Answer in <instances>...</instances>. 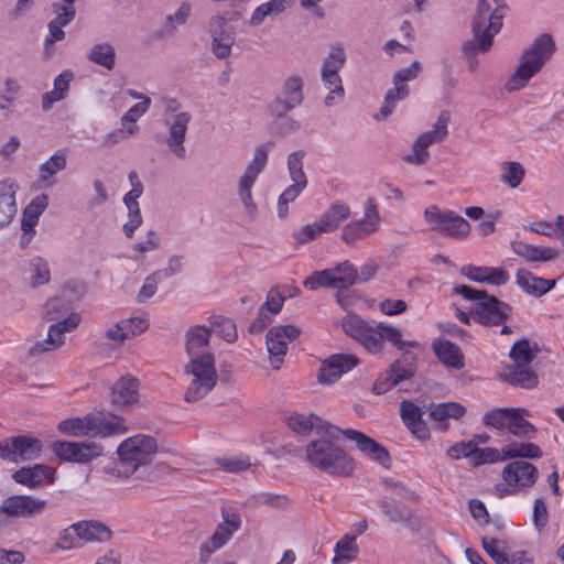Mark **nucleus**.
<instances>
[{"instance_id": "nucleus-19", "label": "nucleus", "mask_w": 564, "mask_h": 564, "mask_svg": "<svg viewBox=\"0 0 564 564\" xmlns=\"http://www.w3.org/2000/svg\"><path fill=\"white\" fill-rule=\"evenodd\" d=\"M210 51L219 59L228 58L236 41L235 28L225 13L214 14L208 22Z\"/></svg>"}, {"instance_id": "nucleus-49", "label": "nucleus", "mask_w": 564, "mask_h": 564, "mask_svg": "<svg viewBox=\"0 0 564 564\" xmlns=\"http://www.w3.org/2000/svg\"><path fill=\"white\" fill-rule=\"evenodd\" d=\"M161 246V237L159 232L154 229H150L147 231L143 238L138 240L131 246V252L130 256L133 260H141L143 257L148 253L156 251Z\"/></svg>"}, {"instance_id": "nucleus-45", "label": "nucleus", "mask_w": 564, "mask_h": 564, "mask_svg": "<svg viewBox=\"0 0 564 564\" xmlns=\"http://www.w3.org/2000/svg\"><path fill=\"white\" fill-rule=\"evenodd\" d=\"M359 546L355 536L345 533L334 545L332 564H344L354 562L359 555Z\"/></svg>"}, {"instance_id": "nucleus-51", "label": "nucleus", "mask_w": 564, "mask_h": 564, "mask_svg": "<svg viewBox=\"0 0 564 564\" xmlns=\"http://www.w3.org/2000/svg\"><path fill=\"white\" fill-rule=\"evenodd\" d=\"M329 270L333 273L334 289H347L358 282L357 271L348 261L329 268Z\"/></svg>"}, {"instance_id": "nucleus-38", "label": "nucleus", "mask_w": 564, "mask_h": 564, "mask_svg": "<svg viewBox=\"0 0 564 564\" xmlns=\"http://www.w3.org/2000/svg\"><path fill=\"white\" fill-rule=\"evenodd\" d=\"M295 3V0H269L256 7L249 18V25L260 26L265 19L285 12Z\"/></svg>"}, {"instance_id": "nucleus-9", "label": "nucleus", "mask_w": 564, "mask_h": 564, "mask_svg": "<svg viewBox=\"0 0 564 564\" xmlns=\"http://www.w3.org/2000/svg\"><path fill=\"white\" fill-rule=\"evenodd\" d=\"M539 478L538 468L527 460H512L501 470V482L495 485L498 498L517 496L531 489Z\"/></svg>"}, {"instance_id": "nucleus-53", "label": "nucleus", "mask_w": 564, "mask_h": 564, "mask_svg": "<svg viewBox=\"0 0 564 564\" xmlns=\"http://www.w3.org/2000/svg\"><path fill=\"white\" fill-rule=\"evenodd\" d=\"M192 3L188 0L182 1L175 11L166 15L164 21V31L174 33L180 26L187 23L192 14Z\"/></svg>"}, {"instance_id": "nucleus-34", "label": "nucleus", "mask_w": 564, "mask_h": 564, "mask_svg": "<svg viewBox=\"0 0 564 564\" xmlns=\"http://www.w3.org/2000/svg\"><path fill=\"white\" fill-rule=\"evenodd\" d=\"M516 284L527 294L542 296L555 288V280H547L533 274L527 269H519L516 272Z\"/></svg>"}, {"instance_id": "nucleus-20", "label": "nucleus", "mask_w": 564, "mask_h": 564, "mask_svg": "<svg viewBox=\"0 0 564 564\" xmlns=\"http://www.w3.org/2000/svg\"><path fill=\"white\" fill-rule=\"evenodd\" d=\"M80 315L76 312H70L67 316L48 327L47 336L45 339L36 341L30 347L29 352L32 356H37L42 352L53 351L64 345L65 334L75 330L80 323Z\"/></svg>"}, {"instance_id": "nucleus-47", "label": "nucleus", "mask_w": 564, "mask_h": 564, "mask_svg": "<svg viewBox=\"0 0 564 564\" xmlns=\"http://www.w3.org/2000/svg\"><path fill=\"white\" fill-rule=\"evenodd\" d=\"M57 430L68 436H91L90 413L83 417H70L58 423Z\"/></svg>"}, {"instance_id": "nucleus-58", "label": "nucleus", "mask_w": 564, "mask_h": 564, "mask_svg": "<svg viewBox=\"0 0 564 564\" xmlns=\"http://www.w3.org/2000/svg\"><path fill=\"white\" fill-rule=\"evenodd\" d=\"M509 355L518 367H528L535 357V352L527 339L514 343Z\"/></svg>"}, {"instance_id": "nucleus-37", "label": "nucleus", "mask_w": 564, "mask_h": 564, "mask_svg": "<svg viewBox=\"0 0 564 564\" xmlns=\"http://www.w3.org/2000/svg\"><path fill=\"white\" fill-rule=\"evenodd\" d=\"M76 535L84 542H107L111 539V530L99 521H78L73 523Z\"/></svg>"}, {"instance_id": "nucleus-31", "label": "nucleus", "mask_w": 564, "mask_h": 564, "mask_svg": "<svg viewBox=\"0 0 564 564\" xmlns=\"http://www.w3.org/2000/svg\"><path fill=\"white\" fill-rule=\"evenodd\" d=\"M111 403L116 406H131L139 401V381L131 376L118 379L111 389Z\"/></svg>"}, {"instance_id": "nucleus-52", "label": "nucleus", "mask_w": 564, "mask_h": 564, "mask_svg": "<svg viewBox=\"0 0 564 564\" xmlns=\"http://www.w3.org/2000/svg\"><path fill=\"white\" fill-rule=\"evenodd\" d=\"M88 59L95 64L111 70L116 63V52L109 43L95 44L88 55Z\"/></svg>"}, {"instance_id": "nucleus-22", "label": "nucleus", "mask_w": 564, "mask_h": 564, "mask_svg": "<svg viewBox=\"0 0 564 564\" xmlns=\"http://www.w3.org/2000/svg\"><path fill=\"white\" fill-rule=\"evenodd\" d=\"M53 453L65 462L90 463L104 455V447L95 442L57 441L52 445Z\"/></svg>"}, {"instance_id": "nucleus-17", "label": "nucleus", "mask_w": 564, "mask_h": 564, "mask_svg": "<svg viewBox=\"0 0 564 564\" xmlns=\"http://www.w3.org/2000/svg\"><path fill=\"white\" fill-rule=\"evenodd\" d=\"M301 335L295 325H275L265 335V346L273 369H280L288 354L289 345Z\"/></svg>"}, {"instance_id": "nucleus-2", "label": "nucleus", "mask_w": 564, "mask_h": 564, "mask_svg": "<svg viewBox=\"0 0 564 564\" xmlns=\"http://www.w3.org/2000/svg\"><path fill=\"white\" fill-rule=\"evenodd\" d=\"M341 326L349 337L371 354H380L384 348V341H389L399 350L417 346L415 340L404 339L399 327L386 322L369 323L358 315H348L343 319Z\"/></svg>"}, {"instance_id": "nucleus-14", "label": "nucleus", "mask_w": 564, "mask_h": 564, "mask_svg": "<svg viewBox=\"0 0 564 564\" xmlns=\"http://www.w3.org/2000/svg\"><path fill=\"white\" fill-rule=\"evenodd\" d=\"M303 151H294L288 155L286 166L292 184L278 197L276 215L281 220L289 216V204L293 203L307 186V177L303 171Z\"/></svg>"}, {"instance_id": "nucleus-3", "label": "nucleus", "mask_w": 564, "mask_h": 564, "mask_svg": "<svg viewBox=\"0 0 564 564\" xmlns=\"http://www.w3.org/2000/svg\"><path fill=\"white\" fill-rule=\"evenodd\" d=\"M555 51V43L550 34H541L525 48L520 63L513 74L506 82L508 91H517L524 88L530 79L535 76L551 58Z\"/></svg>"}, {"instance_id": "nucleus-7", "label": "nucleus", "mask_w": 564, "mask_h": 564, "mask_svg": "<svg viewBox=\"0 0 564 564\" xmlns=\"http://www.w3.org/2000/svg\"><path fill=\"white\" fill-rule=\"evenodd\" d=\"M350 216L351 208L347 203L333 202L316 220L294 231L293 239L297 245H305L324 234L336 231Z\"/></svg>"}, {"instance_id": "nucleus-4", "label": "nucleus", "mask_w": 564, "mask_h": 564, "mask_svg": "<svg viewBox=\"0 0 564 564\" xmlns=\"http://www.w3.org/2000/svg\"><path fill=\"white\" fill-rule=\"evenodd\" d=\"M271 149V142L257 145L253 150L252 159L248 162L236 181L235 189L237 197L240 200L245 213L252 218L256 217L258 213V205L253 198L252 189L260 174L268 165Z\"/></svg>"}, {"instance_id": "nucleus-62", "label": "nucleus", "mask_w": 564, "mask_h": 564, "mask_svg": "<svg viewBox=\"0 0 564 564\" xmlns=\"http://www.w3.org/2000/svg\"><path fill=\"white\" fill-rule=\"evenodd\" d=\"M212 326L227 343H234L238 337L236 325L230 318L214 316L212 318Z\"/></svg>"}, {"instance_id": "nucleus-59", "label": "nucleus", "mask_w": 564, "mask_h": 564, "mask_svg": "<svg viewBox=\"0 0 564 564\" xmlns=\"http://www.w3.org/2000/svg\"><path fill=\"white\" fill-rule=\"evenodd\" d=\"M216 464L228 473H240L251 466L250 457L242 454L219 457L216 459Z\"/></svg>"}, {"instance_id": "nucleus-29", "label": "nucleus", "mask_w": 564, "mask_h": 564, "mask_svg": "<svg viewBox=\"0 0 564 564\" xmlns=\"http://www.w3.org/2000/svg\"><path fill=\"white\" fill-rule=\"evenodd\" d=\"M185 352L188 359L215 356L210 348V329L203 325L189 327L185 333Z\"/></svg>"}, {"instance_id": "nucleus-56", "label": "nucleus", "mask_w": 564, "mask_h": 564, "mask_svg": "<svg viewBox=\"0 0 564 564\" xmlns=\"http://www.w3.org/2000/svg\"><path fill=\"white\" fill-rule=\"evenodd\" d=\"M21 90L19 80L14 77H7L3 82V88L0 91V109L10 111Z\"/></svg>"}, {"instance_id": "nucleus-50", "label": "nucleus", "mask_w": 564, "mask_h": 564, "mask_svg": "<svg viewBox=\"0 0 564 564\" xmlns=\"http://www.w3.org/2000/svg\"><path fill=\"white\" fill-rule=\"evenodd\" d=\"M470 224L460 215L452 212L441 235L454 239H466L470 235Z\"/></svg>"}, {"instance_id": "nucleus-15", "label": "nucleus", "mask_w": 564, "mask_h": 564, "mask_svg": "<svg viewBox=\"0 0 564 564\" xmlns=\"http://www.w3.org/2000/svg\"><path fill=\"white\" fill-rule=\"evenodd\" d=\"M451 116L447 111H442L434 122L431 130L421 133L412 147V153L406 155L404 160L408 163L414 165H423L430 159V153L427 149L441 141H443L447 133V126L449 122Z\"/></svg>"}, {"instance_id": "nucleus-1", "label": "nucleus", "mask_w": 564, "mask_h": 564, "mask_svg": "<svg viewBox=\"0 0 564 564\" xmlns=\"http://www.w3.org/2000/svg\"><path fill=\"white\" fill-rule=\"evenodd\" d=\"M340 435L354 442L361 454L375 462L386 464L390 458L388 451L365 433L354 429L338 427L335 435L319 433L318 437L306 444L305 462L332 476H350L356 468V462L344 448L335 444Z\"/></svg>"}, {"instance_id": "nucleus-16", "label": "nucleus", "mask_w": 564, "mask_h": 564, "mask_svg": "<svg viewBox=\"0 0 564 564\" xmlns=\"http://www.w3.org/2000/svg\"><path fill=\"white\" fill-rule=\"evenodd\" d=\"M241 522L239 513L223 509L221 522L216 527L212 536L199 547L200 561H207L213 553L224 547L240 529Z\"/></svg>"}, {"instance_id": "nucleus-27", "label": "nucleus", "mask_w": 564, "mask_h": 564, "mask_svg": "<svg viewBox=\"0 0 564 564\" xmlns=\"http://www.w3.org/2000/svg\"><path fill=\"white\" fill-rule=\"evenodd\" d=\"M303 79L291 76L285 79L283 88L276 100L271 105L274 115L281 116L301 105L303 100Z\"/></svg>"}, {"instance_id": "nucleus-55", "label": "nucleus", "mask_w": 564, "mask_h": 564, "mask_svg": "<svg viewBox=\"0 0 564 564\" xmlns=\"http://www.w3.org/2000/svg\"><path fill=\"white\" fill-rule=\"evenodd\" d=\"M411 372L408 369L400 367V365L395 364L391 367L388 377L383 379H378L375 383L373 390L376 393H384L390 388L397 386L401 381L410 378Z\"/></svg>"}, {"instance_id": "nucleus-40", "label": "nucleus", "mask_w": 564, "mask_h": 564, "mask_svg": "<svg viewBox=\"0 0 564 564\" xmlns=\"http://www.w3.org/2000/svg\"><path fill=\"white\" fill-rule=\"evenodd\" d=\"M466 409L457 402H445L433 404L430 409V417L438 424V429H448V419L459 420L464 416Z\"/></svg>"}, {"instance_id": "nucleus-5", "label": "nucleus", "mask_w": 564, "mask_h": 564, "mask_svg": "<svg viewBox=\"0 0 564 564\" xmlns=\"http://www.w3.org/2000/svg\"><path fill=\"white\" fill-rule=\"evenodd\" d=\"M502 14L495 13L486 2H477L471 21L473 40L464 44V52L479 50L480 53H487L502 28Z\"/></svg>"}, {"instance_id": "nucleus-23", "label": "nucleus", "mask_w": 564, "mask_h": 564, "mask_svg": "<svg viewBox=\"0 0 564 564\" xmlns=\"http://www.w3.org/2000/svg\"><path fill=\"white\" fill-rule=\"evenodd\" d=\"M47 501L28 495L6 498L0 505V513L13 518H33L44 512Z\"/></svg>"}, {"instance_id": "nucleus-61", "label": "nucleus", "mask_w": 564, "mask_h": 564, "mask_svg": "<svg viewBox=\"0 0 564 564\" xmlns=\"http://www.w3.org/2000/svg\"><path fill=\"white\" fill-rule=\"evenodd\" d=\"M121 324L126 330V336H128L129 339L144 333L150 325L149 318L144 313L121 319Z\"/></svg>"}, {"instance_id": "nucleus-64", "label": "nucleus", "mask_w": 564, "mask_h": 564, "mask_svg": "<svg viewBox=\"0 0 564 564\" xmlns=\"http://www.w3.org/2000/svg\"><path fill=\"white\" fill-rule=\"evenodd\" d=\"M85 293V285L78 280H68L61 286L59 295L70 305L78 302Z\"/></svg>"}, {"instance_id": "nucleus-18", "label": "nucleus", "mask_w": 564, "mask_h": 564, "mask_svg": "<svg viewBox=\"0 0 564 564\" xmlns=\"http://www.w3.org/2000/svg\"><path fill=\"white\" fill-rule=\"evenodd\" d=\"M42 449V442L28 435L13 436L0 442V457L15 464L39 458Z\"/></svg>"}, {"instance_id": "nucleus-26", "label": "nucleus", "mask_w": 564, "mask_h": 564, "mask_svg": "<svg viewBox=\"0 0 564 564\" xmlns=\"http://www.w3.org/2000/svg\"><path fill=\"white\" fill-rule=\"evenodd\" d=\"M20 185L17 180L6 177L0 180V229L7 228L18 214L17 194Z\"/></svg>"}, {"instance_id": "nucleus-33", "label": "nucleus", "mask_w": 564, "mask_h": 564, "mask_svg": "<svg viewBox=\"0 0 564 564\" xmlns=\"http://www.w3.org/2000/svg\"><path fill=\"white\" fill-rule=\"evenodd\" d=\"M91 436H118L128 431L122 417L106 415L104 413H90Z\"/></svg>"}, {"instance_id": "nucleus-32", "label": "nucleus", "mask_w": 564, "mask_h": 564, "mask_svg": "<svg viewBox=\"0 0 564 564\" xmlns=\"http://www.w3.org/2000/svg\"><path fill=\"white\" fill-rule=\"evenodd\" d=\"M460 273L474 282L496 286L503 285L509 281V273L503 268L467 264L462 267Z\"/></svg>"}, {"instance_id": "nucleus-35", "label": "nucleus", "mask_w": 564, "mask_h": 564, "mask_svg": "<svg viewBox=\"0 0 564 564\" xmlns=\"http://www.w3.org/2000/svg\"><path fill=\"white\" fill-rule=\"evenodd\" d=\"M48 206V196L46 194H40L32 198V200L26 205L22 213L21 219V229H22V238L28 241L32 238L34 234V228L39 223L40 216Z\"/></svg>"}, {"instance_id": "nucleus-25", "label": "nucleus", "mask_w": 564, "mask_h": 564, "mask_svg": "<svg viewBox=\"0 0 564 564\" xmlns=\"http://www.w3.org/2000/svg\"><path fill=\"white\" fill-rule=\"evenodd\" d=\"M285 422L290 430L302 435H306L313 430H315L317 435L319 433L335 435L338 432V426L313 413L305 414L294 412L286 417Z\"/></svg>"}, {"instance_id": "nucleus-44", "label": "nucleus", "mask_w": 564, "mask_h": 564, "mask_svg": "<svg viewBox=\"0 0 564 564\" xmlns=\"http://www.w3.org/2000/svg\"><path fill=\"white\" fill-rule=\"evenodd\" d=\"M67 154V149H59L51 155L48 160L40 165L39 180L41 183L46 185H51L53 183L52 178L54 175L66 167Z\"/></svg>"}, {"instance_id": "nucleus-28", "label": "nucleus", "mask_w": 564, "mask_h": 564, "mask_svg": "<svg viewBox=\"0 0 564 564\" xmlns=\"http://www.w3.org/2000/svg\"><path fill=\"white\" fill-rule=\"evenodd\" d=\"M12 479L28 488H40L52 485L55 479V469L47 465L36 464L22 467L13 473Z\"/></svg>"}, {"instance_id": "nucleus-48", "label": "nucleus", "mask_w": 564, "mask_h": 564, "mask_svg": "<svg viewBox=\"0 0 564 564\" xmlns=\"http://www.w3.org/2000/svg\"><path fill=\"white\" fill-rule=\"evenodd\" d=\"M525 176L524 166L518 161H507L500 165V182L508 187L518 188Z\"/></svg>"}, {"instance_id": "nucleus-46", "label": "nucleus", "mask_w": 564, "mask_h": 564, "mask_svg": "<svg viewBox=\"0 0 564 564\" xmlns=\"http://www.w3.org/2000/svg\"><path fill=\"white\" fill-rule=\"evenodd\" d=\"M529 415L523 408H512L508 431L517 437L532 438L536 432L535 426L525 420Z\"/></svg>"}, {"instance_id": "nucleus-10", "label": "nucleus", "mask_w": 564, "mask_h": 564, "mask_svg": "<svg viewBox=\"0 0 564 564\" xmlns=\"http://www.w3.org/2000/svg\"><path fill=\"white\" fill-rule=\"evenodd\" d=\"M455 292L463 297L474 301V317L485 325H498L505 322L510 314V306L486 292L466 285L455 288Z\"/></svg>"}, {"instance_id": "nucleus-13", "label": "nucleus", "mask_w": 564, "mask_h": 564, "mask_svg": "<svg viewBox=\"0 0 564 564\" xmlns=\"http://www.w3.org/2000/svg\"><path fill=\"white\" fill-rule=\"evenodd\" d=\"M381 216L375 197H368L362 205V217L345 224L340 231L341 240L349 246L362 240L380 229Z\"/></svg>"}, {"instance_id": "nucleus-57", "label": "nucleus", "mask_w": 564, "mask_h": 564, "mask_svg": "<svg viewBox=\"0 0 564 564\" xmlns=\"http://www.w3.org/2000/svg\"><path fill=\"white\" fill-rule=\"evenodd\" d=\"M70 304L66 302L59 294L50 297L43 305V317L47 321H58L70 308Z\"/></svg>"}, {"instance_id": "nucleus-43", "label": "nucleus", "mask_w": 564, "mask_h": 564, "mask_svg": "<svg viewBox=\"0 0 564 564\" xmlns=\"http://www.w3.org/2000/svg\"><path fill=\"white\" fill-rule=\"evenodd\" d=\"M433 349L440 361L446 367L454 369L464 367V356L455 344L448 340H440L433 344Z\"/></svg>"}, {"instance_id": "nucleus-54", "label": "nucleus", "mask_w": 564, "mask_h": 564, "mask_svg": "<svg viewBox=\"0 0 564 564\" xmlns=\"http://www.w3.org/2000/svg\"><path fill=\"white\" fill-rule=\"evenodd\" d=\"M452 212L451 209H442L437 205H430L424 209L423 219L431 230L441 234Z\"/></svg>"}, {"instance_id": "nucleus-6", "label": "nucleus", "mask_w": 564, "mask_h": 564, "mask_svg": "<svg viewBox=\"0 0 564 564\" xmlns=\"http://www.w3.org/2000/svg\"><path fill=\"white\" fill-rule=\"evenodd\" d=\"M346 59L345 48L340 44H334L322 62L321 80L327 90L323 102L327 108L339 105L345 99V88L339 72L345 66Z\"/></svg>"}, {"instance_id": "nucleus-42", "label": "nucleus", "mask_w": 564, "mask_h": 564, "mask_svg": "<svg viewBox=\"0 0 564 564\" xmlns=\"http://www.w3.org/2000/svg\"><path fill=\"white\" fill-rule=\"evenodd\" d=\"M73 78V72L65 69L54 79L53 89L42 96V107L44 110H48L53 104L63 100L67 96Z\"/></svg>"}, {"instance_id": "nucleus-60", "label": "nucleus", "mask_w": 564, "mask_h": 564, "mask_svg": "<svg viewBox=\"0 0 564 564\" xmlns=\"http://www.w3.org/2000/svg\"><path fill=\"white\" fill-rule=\"evenodd\" d=\"M511 411L512 409L507 408L495 409L484 415L482 422L485 425L494 427L496 430H508Z\"/></svg>"}, {"instance_id": "nucleus-41", "label": "nucleus", "mask_w": 564, "mask_h": 564, "mask_svg": "<svg viewBox=\"0 0 564 564\" xmlns=\"http://www.w3.org/2000/svg\"><path fill=\"white\" fill-rule=\"evenodd\" d=\"M502 462L539 459L542 457V449L534 443L511 442L501 448Z\"/></svg>"}, {"instance_id": "nucleus-36", "label": "nucleus", "mask_w": 564, "mask_h": 564, "mask_svg": "<svg viewBox=\"0 0 564 564\" xmlns=\"http://www.w3.org/2000/svg\"><path fill=\"white\" fill-rule=\"evenodd\" d=\"M54 19L48 23V35L45 40V52L51 55V46L65 37L63 28L68 25L75 18L76 11H66L63 8L53 9Z\"/></svg>"}, {"instance_id": "nucleus-63", "label": "nucleus", "mask_w": 564, "mask_h": 564, "mask_svg": "<svg viewBox=\"0 0 564 564\" xmlns=\"http://www.w3.org/2000/svg\"><path fill=\"white\" fill-rule=\"evenodd\" d=\"M502 462V453L501 449H497L494 447H485L479 448L475 443V451L471 457V464L475 466L484 465V464H494Z\"/></svg>"}, {"instance_id": "nucleus-30", "label": "nucleus", "mask_w": 564, "mask_h": 564, "mask_svg": "<svg viewBox=\"0 0 564 564\" xmlns=\"http://www.w3.org/2000/svg\"><path fill=\"white\" fill-rule=\"evenodd\" d=\"M512 252L529 263H546L560 257V250L550 246H536L522 240H512Z\"/></svg>"}, {"instance_id": "nucleus-39", "label": "nucleus", "mask_w": 564, "mask_h": 564, "mask_svg": "<svg viewBox=\"0 0 564 564\" xmlns=\"http://www.w3.org/2000/svg\"><path fill=\"white\" fill-rule=\"evenodd\" d=\"M25 279L32 289L46 285L51 281L48 261L40 256L32 257L24 269Z\"/></svg>"}, {"instance_id": "nucleus-12", "label": "nucleus", "mask_w": 564, "mask_h": 564, "mask_svg": "<svg viewBox=\"0 0 564 564\" xmlns=\"http://www.w3.org/2000/svg\"><path fill=\"white\" fill-rule=\"evenodd\" d=\"M191 119V113L178 109L174 100L169 102L164 115L166 128L164 143L170 153L178 160L186 158L185 139Z\"/></svg>"}, {"instance_id": "nucleus-24", "label": "nucleus", "mask_w": 564, "mask_h": 564, "mask_svg": "<svg viewBox=\"0 0 564 564\" xmlns=\"http://www.w3.org/2000/svg\"><path fill=\"white\" fill-rule=\"evenodd\" d=\"M359 359L352 354H335L326 358L318 370L317 381L323 386L335 383L343 375L352 370Z\"/></svg>"}, {"instance_id": "nucleus-8", "label": "nucleus", "mask_w": 564, "mask_h": 564, "mask_svg": "<svg viewBox=\"0 0 564 564\" xmlns=\"http://www.w3.org/2000/svg\"><path fill=\"white\" fill-rule=\"evenodd\" d=\"M185 373L189 377L184 395L186 402H197L205 398L217 383L215 356H202L198 359H188Z\"/></svg>"}, {"instance_id": "nucleus-11", "label": "nucleus", "mask_w": 564, "mask_h": 564, "mask_svg": "<svg viewBox=\"0 0 564 564\" xmlns=\"http://www.w3.org/2000/svg\"><path fill=\"white\" fill-rule=\"evenodd\" d=\"M156 440L148 434H137L122 441L117 448L120 465L132 474L151 463L158 452Z\"/></svg>"}, {"instance_id": "nucleus-21", "label": "nucleus", "mask_w": 564, "mask_h": 564, "mask_svg": "<svg viewBox=\"0 0 564 564\" xmlns=\"http://www.w3.org/2000/svg\"><path fill=\"white\" fill-rule=\"evenodd\" d=\"M299 294L300 289L292 284H281L271 288L267 294L265 302L260 307L259 316L251 324V330L260 332L271 322V318L265 315V311L276 315L281 312L286 299L295 297Z\"/></svg>"}]
</instances>
